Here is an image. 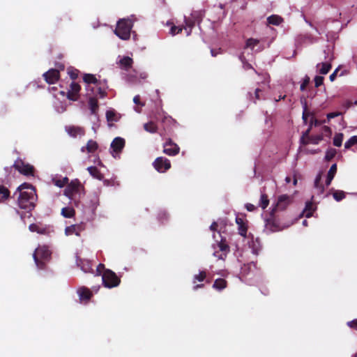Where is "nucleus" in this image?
Listing matches in <instances>:
<instances>
[{
	"label": "nucleus",
	"instance_id": "1",
	"mask_svg": "<svg viewBox=\"0 0 357 357\" xmlns=\"http://www.w3.org/2000/svg\"><path fill=\"white\" fill-rule=\"evenodd\" d=\"M17 190L20 192L17 200L19 206L28 211H32L37 200L35 188L31 184L24 183Z\"/></svg>",
	"mask_w": 357,
	"mask_h": 357
},
{
	"label": "nucleus",
	"instance_id": "2",
	"mask_svg": "<svg viewBox=\"0 0 357 357\" xmlns=\"http://www.w3.org/2000/svg\"><path fill=\"white\" fill-rule=\"evenodd\" d=\"M52 252L46 245H39L33 254L36 265L39 269L46 268L47 263L51 259Z\"/></svg>",
	"mask_w": 357,
	"mask_h": 357
},
{
	"label": "nucleus",
	"instance_id": "3",
	"mask_svg": "<svg viewBox=\"0 0 357 357\" xmlns=\"http://www.w3.org/2000/svg\"><path fill=\"white\" fill-rule=\"evenodd\" d=\"M132 23L130 20H120L114 31L115 34L122 40H128L130 37V31Z\"/></svg>",
	"mask_w": 357,
	"mask_h": 357
},
{
	"label": "nucleus",
	"instance_id": "4",
	"mask_svg": "<svg viewBox=\"0 0 357 357\" xmlns=\"http://www.w3.org/2000/svg\"><path fill=\"white\" fill-rule=\"evenodd\" d=\"M102 281L105 287L113 288L119 285L121 279L114 271L106 269L102 275Z\"/></svg>",
	"mask_w": 357,
	"mask_h": 357
},
{
	"label": "nucleus",
	"instance_id": "5",
	"mask_svg": "<svg viewBox=\"0 0 357 357\" xmlns=\"http://www.w3.org/2000/svg\"><path fill=\"white\" fill-rule=\"evenodd\" d=\"M12 167L15 168L20 174L24 176H33L34 174V167L29 164L24 163V162L20 158H18L15 161L13 165L10 168L11 169Z\"/></svg>",
	"mask_w": 357,
	"mask_h": 357
},
{
	"label": "nucleus",
	"instance_id": "6",
	"mask_svg": "<svg viewBox=\"0 0 357 357\" xmlns=\"http://www.w3.org/2000/svg\"><path fill=\"white\" fill-rule=\"evenodd\" d=\"M293 202V197L287 195L278 196L277 202L273 208L272 213L284 211Z\"/></svg>",
	"mask_w": 357,
	"mask_h": 357
},
{
	"label": "nucleus",
	"instance_id": "7",
	"mask_svg": "<svg viewBox=\"0 0 357 357\" xmlns=\"http://www.w3.org/2000/svg\"><path fill=\"white\" fill-rule=\"evenodd\" d=\"M217 241V247L219 249V251H215L213 252V256L217 257L218 259L225 260L227 257V254L230 251V248L229 245L227 244L226 239L221 237L220 241L218 240Z\"/></svg>",
	"mask_w": 357,
	"mask_h": 357
},
{
	"label": "nucleus",
	"instance_id": "8",
	"mask_svg": "<svg viewBox=\"0 0 357 357\" xmlns=\"http://www.w3.org/2000/svg\"><path fill=\"white\" fill-rule=\"evenodd\" d=\"M153 165L154 168L160 173H164L168 169L171 168V162L169 160H168L166 158L164 157H158L157 158L153 163Z\"/></svg>",
	"mask_w": 357,
	"mask_h": 357
},
{
	"label": "nucleus",
	"instance_id": "9",
	"mask_svg": "<svg viewBox=\"0 0 357 357\" xmlns=\"http://www.w3.org/2000/svg\"><path fill=\"white\" fill-rule=\"evenodd\" d=\"M179 151V146L170 138H168L163 144V153L166 155L174 156L178 154Z\"/></svg>",
	"mask_w": 357,
	"mask_h": 357
},
{
	"label": "nucleus",
	"instance_id": "10",
	"mask_svg": "<svg viewBox=\"0 0 357 357\" xmlns=\"http://www.w3.org/2000/svg\"><path fill=\"white\" fill-rule=\"evenodd\" d=\"M126 141L123 138L120 137H115L111 143L110 147L112 149V155L116 158L119 155L122 150L125 147Z\"/></svg>",
	"mask_w": 357,
	"mask_h": 357
},
{
	"label": "nucleus",
	"instance_id": "11",
	"mask_svg": "<svg viewBox=\"0 0 357 357\" xmlns=\"http://www.w3.org/2000/svg\"><path fill=\"white\" fill-rule=\"evenodd\" d=\"M81 187V183L78 179L72 181L70 183H68L66 189L64 190V195L73 199V196L79 193Z\"/></svg>",
	"mask_w": 357,
	"mask_h": 357
},
{
	"label": "nucleus",
	"instance_id": "12",
	"mask_svg": "<svg viewBox=\"0 0 357 357\" xmlns=\"http://www.w3.org/2000/svg\"><path fill=\"white\" fill-rule=\"evenodd\" d=\"M44 79L49 84H55L60 78L59 69L51 68L43 75Z\"/></svg>",
	"mask_w": 357,
	"mask_h": 357
},
{
	"label": "nucleus",
	"instance_id": "13",
	"mask_svg": "<svg viewBox=\"0 0 357 357\" xmlns=\"http://www.w3.org/2000/svg\"><path fill=\"white\" fill-rule=\"evenodd\" d=\"M81 86L79 84L73 82L70 85V89L67 92V98L70 100L76 101L79 99Z\"/></svg>",
	"mask_w": 357,
	"mask_h": 357
},
{
	"label": "nucleus",
	"instance_id": "14",
	"mask_svg": "<svg viewBox=\"0 0 357 357\" xmlns=\"http://www.w3.org/2000/svg\"><path fill=\"white\" fill-rule=\"evenodd\" d=\"M207 273L205 271H201L198 274H196L193 276L192 283L195 284L193 287V290L196 291L199 289H202L204 287V284L202 283L206 279Z\"/></svg>",
	"mask_w": 357,
	"mask_h": 357
},
{
	"label": "nucleus",
	"instance_id": "15",
	"mask_svg": "<svg viewBox=\"0 0 357 357\" xmlns=\"http://www.w3.org/2000/svg\"><path fill=\"white\" fill-rule=\"evenodd\" d=\"M50 227L40 222L33 223L29 226V229L31 232H36L39 234H48L50 233Z\"/></svg>",
	"mask_w": 357,
	"mask_h": 357
},
{
	"label": "nucleus",
	"instance_id": "16",
	"mask_svg": "<svg viewBox=\"0 0 357 357\" xmlns=\"http://www.w3.org/2000/svg\"><path fill=\"white\" fill-rule=\"evenodd\" d=\"M84 230V225L82 223L72 225L70 226L66 227L65 234L67 236L75 234L76 236H79L80 235V233Z\"/></svg>",
	"mask_w": 357,
	"mask_h": 357
},
{
	"label": "nucleus",
	"instance_id": "17",
	"mask_svg": "<svg viewBox=\"0 0 357 357\" xmlns=\"http://www.w3.org/2000/svg\"><path fill=\"white\" fill-rule=\"evenodd\" d=\"M66 131L72 137H77V136H83L85 134L84 128L75 126H66Z\"/></svg>",
	"mask_w": 357,
	"mask_h": 357
},
{
	"label": "nucleus",
	"instance_id": "18",
	"mask_svg": "<svg viewBox=\"0 0 357 357\" xmlns=\"http://www.w3.org/2000/svg\"><path fill=\"white\" fill-rule=\"evenodd\" d=\"M236 223L238 225V234L244 237L247 238L248 225L247 221H245L242 218L236 217Z\"/></svg>",
	"mask_w": 357,
	"mask_h": 357
},
{
	"label": "nucleus",
	"instance_id": "19",
	"mask_svg": "<svg viewBox=\"0 0 357 357\" xmlns=\"http://www.w3.org/2000/svg\"><path fill=\"white\" fill-rule=\"evenodd\" d=\"M77 293L81 301L88 302L93 296L92 291L86 287H82L79 288Z\"/></svg>",
	"mask_w": 357,
	"mask_h": 357
},
{
	"label": "nucleus",
	"instance_id": "20",
	"mask_svg": "<svg viewBox=\"0 0 357 357\" xmlns=\"http://www.w3.org/2000/svg\"><path fill=\"white\" fill-rule=\"evenodd\" d=\"M266 229L271 231H278L283 229L281 227L279 223L273 218H269L266 220Z\"/></svg>",
	"mask_w": 357,
	"mask_h": 357
},
{
	"label": "nucleus",
	"instance_id": "21",
	"mask_svg": "<svg viewBox=\"0 0 357 357\" xmlns=\"http://www.w3.org/2000/svg\"><path fill=\"white\" fill-rule=\"evenodd\" d=\"M133 60L130 56H123L119 61L121 68L125 70H128L132 66Z\"/></svg>",
	"mask_w": 357,
	"mask_h": 357
},
{
	"label": "nucleus",
	"instance_id": "22",
	"mask_svg": "<svg viewBox=\"0 0 357 357\" xmlns=\"http://www.w3.org/2000/svg\"><path fill=\"white\" fill-rule=\"evenodd\" d=\"M184 22L185 26H183V28L186 31V35L190 36L192 28L195 26L197 22H195V20L192 19L190 17H185Z\"/></svg>",
	"mask_w": 357,
	"mask_h": 357
},
{
	"label": "nucleus",
	"instance_id": "23",
	"mask_svg": "<svg viewBox=\"0 0 357 357\" xmlns=\"http://www.w3.org/2000/svg\"><path fill=\"white\" fill-rule=\"evenodd\" d=\"M248 238L250 239V242H249L250 247L253 250V252L257 254L258 251L260 249V242L258 238L254 239V236L252 234H249Z\"/></svg>",
	"mask_w": 357,
	"mask_h": 357
},
{
	"label": "nucleus",
	"instance_id": "24",
	"mask_svg": "<svg viewBox=\"0 0 357 357\" xmlns=\"http://www.w3.org/2000/svg\"><path fill=\"white\" fill-rule=\"evenodd\" d=\"M10 197V192L7 187L0 183V203L8 200Z\"/></svg>",
	"mask_w": 357,
	"mask_h": 357
},
{
	"label": "nucleus",
	"instance_id": "25",
	"mask_svg": "<svg viewBox=\"0 0 357 357\" xmlns=\"http://www.w3.org/2000/svg\"><path fill=\"white\" fill-rule=\"evenodd\" d=\"M83 80L87 84H93L96 86L101 84V81L98 80L93 74H84Z\"/></svg>",
	"mask_w": 357,
	"mask_h": 357
},
{
	"label": "nucleus",
	"instance_id": "26",
	"mask_svg": "<svg viewBox=\"0 0 357 357\" xmlns=\"http://www.w3.org/2000/svg\"><path fill=\"white\" fill-rule=\"evenodd\" d=\"M87 171L90 174V175L96 178L98 180H102L104 178L103 174L100 172V170L95 166H91L87 168Z\"/></svg>",
	"mask_w": 357,
	"mask_h": 357
},
{
	"label": "nucleus",
	"instance_id": "27",
	"mask_svg": "<svg viewBox=\"0 0 357 357\" xmlns=\"http://www.w3.org/2000/svg\"><path fill=\"white\" fill-rule=\"evenodd\" d=\"M227 286V282L223 278H218L216 279L213 284V288L218 290L221 291L225 289Z\"/></svg>",
	"mask_w": 357,
	"mask_h": 357
},
{
	"label": "nucleus",
	"instance_id": "28",
	"mask_svg": "<svg viewBox=\"0 0 357 357\" xmlns=\"http://www.w3.org/2000/svg\"><path fill=\"white\" fill-rule=\"evenodd\" d=\"M248 96H249L250 100L253 101L254 102H256L257 100H261V99L264 98L263 91L259 88H257L255 90L254 96L250 92L248 93Z\"/></svg>",
	"mask_w": 357,
	"mask_h": 357
},
{
	"label": "nucleus",
	"instance_id": "29",
	"mask_svg": "<svg viewBox=\"0 0 357 357\" xmlns=\"http://www.w3.org/2000/svg\"><path fill=\"white\" fill-rule=\"evenodd\" d=\"M317 68H319L320 74L326 75L331 69V64L328 62H322L317 65Z\"/></svg>",
	"mask_w": 357,
	"mask_h": 357
},
{
	"label": "nucleus",
	"instance_id": "30",
	"mask_svg": "<svg viewBox=\"0 0 357 357\" xmlns=\"http://www.w3.org/2000/svg\"><path fill=\"white\" fill-rule=\"evenodd\" d=\"M61 214L66 218H70L75 216V211L73 207H63L61 209Z\"/></svg>",
	"mask_w": 357,
	"mask_h": 357
},
{
	"label": "nucleus",
	"instance_id": "31",
	"mask_svg": "<svg viewBox=\"0 0 357 357\" xmlns=\"http://www.w3.org/2000/svg\"><path fill=\"white\" fill-rule=\"evenodd\" d=\"M267 22L270 24L278 26L283 22V19L279 15H272L267 18Z\"/></svg>",
	"mask_w": 357,
	"mask_h": 357
},
{
	"label": "nucleus",
	"instance_id": "32",
	"mask_svg": "<svg viewBox=\"0 0 357 357\" xmlns=\"http://www.w3.org/2000/svg\"><path fill=\"white\" fill-rule=\"evenodd\" d=\"M89 105L92 114H96L98 109V102L96 97H90L89 99Z\"/></svg>",
	"mask_w": 357,
	"mask_h": 357
},
{
	"label": "nucleus",
	"instance_id": "33",
	"mask_svg": "<svg viewBox=\"0 0 357 357\" xmlns=\"http://www.w3.org/2000/svg\"><path fill=\"white\" fill-rule=\"evenodd\" d=\"M144 129L150 133H155L158 130V126L153 121H149L144 124Z\"/></svg>",
	"mask_w": 357,
	"mask_h": 357
},
{
	"label": "nucleus",
	"instance_id": "34",
	"mask_svg": "<svg viewBox=\"0 0 357 357\" xmlns=\"http://www.w3.org/2000/svg\"><path fill=\"white\" fill-rule=\"evenodd\" d=\"M98 144L96 141L90 139L87 142L86 149L88 153H93L98 149Z\"/></svg>",
	"mask_w": 357,
	"mask_h": 357
},
{
	"label": "nucleus",
	"instance_id": "35",
	"mask_svg": "<svg viewBox=\"0 0 357 357\" xmlns=\"http://www.w3.org/2000/svg\"><path fill=\"white\" fill-rule=\"evenodd\" d=\"M96 86L98 87V93L100 96V98L105 97L107 95L106 89L107 88V81L106 80H103L102 82L101 81V84Z\"/></svg>",
	"mask_w": 357,
	"mask_h": 357
},
{
	"label": "nucleus",
	"instance_id": "36",
	"mask_svg": "<svg viewBox=\"0 0 357 357\" xmlns=\"http://www.w3.org/2000/svg\"><path fill=\"white\" fill-rule=\"evenodd\" d=\"M310 116L312 118V116H314V114L308 110L307 104L306 102H305L303 105V111L302 114V119L305 124H307V119Z\"/></svg>",
	"mask_w": 357,
	"mask_h": 357
},
{
	"label": "nucleus",
	"instance_id": "37",
	"mask_svg": "<svg viewBox=\"0 0 357 357\" xmlns=\"http://www.w3.org/2000/svg\"><path fill=\"white\" fill-rule=\"evenodd\" d=\"M52 181L55 185H56L59 188H62L68 184V177H63L62 178H54L52 179Z\"/></svg>",
	"mask_w": 357,
	"mask_h": 357
},
{
	"label": "nucleus",
	"instance_id": "38",
	"mask_svg": "<svg viewBox=\"0 0 357 357\" xmlns=\"http://www.w3.org/2000/svg\"><path fill=\"white\" fill-rule=\"evenodd\" d=\"M269 204V199L268 195L266 194H261L259 201V206L262 209H265Z\"/></svg>",
	"mask_w": 357,
	"mask_h": 357
},
{
	"label": "nucleus",
	"instance_id": "39",
	"mask_svg": "<svg viewBox=\"0 0 357 357\" xmlns=\"http://www.w3.org/2000/svg\"><path fill=\"white\" fill-rule=\"evenodd\" d=\"M305 215L306 218H310L312 216L313 213V204L310 202H307L305 204V208L304 210Z\"/></svg>",
	"mask_w": 357,
	"mask_h": 357
},
{
	"label": "nucleus",
	"instance_id": "40",
	"mask_svg": "<svg viewBox=\"0 0 357 357\" xmlns=\"http://www.w3.org/2000/svg\"><path fill=\"white\" fill-rule=\"evenodd\" d=\"M343 134L337 133L333 138V145L337 147L341 146L343 140Z\"/></svg>",
	"mask_w": 357,
	"mask_h": 357
},
{
	"label": "nucleus",
	"instance_id": "41",
	"mask_svg": "<svg viewBox=\"0 0 357 357\" xmlns=\"http://www.w3.org/2000/svg\"><path fill=\"white\" fill-rule=\"evenodd\" d=\"M333 198L337 202H340L345 198V192L342 190H335L333 193Z\"/></svg>",
	"mask_w": 357,
	"mask_h": 357
},
{
	"label": "nucleus",
	"instance_id": "42",
	"mask_svg": "<svg viewBox=\"0 0 357 357\" xmlns=\"http://www.w3.org/2000/svg\"><path fill=\"white\" fill-rule=\"evenodd\" d=\"M357 144V135L352 136L344 144L345 149H350L352 146Z\"/></svg>",
	"mask_w": 357,
	"mask_h": 357
},
{
	"label": "nucleus",
	"instance_id": "43",
	"mask_svg": "<svg viewBox=\"0 0 357 357\" xmlns=\"http://www.w3.org/2000/svg\"><path fill=\"white\" fill-rule=\"evenodd\" d=\"M336 155V150L335 149H329L327 150L325 155L326 161L331 160Z\"/></svg>",
	"mask_w": 357,
	"mask_h": 357
},
{
	"label": "nucleus",
	"instance_id": "44",
	"mask_svg": "<svg viewBox=\"0 0 357 357\" xmlns=\"http://www.w3.org/2000/svg\"><path fill=\"white\" fill-rule=\"evenodd\" d=\"M321 180V174L319 173L315 178L314 180V187L317 188H319L321 192H323L324 191V187L323 185L320 184Z\"/></svg>",
	"mask_w": 357,
	"mask_h": 357
},
{
	"label": "nucleus",
	"instance_id": "45",
	"mask_svg": "<svg viewBox=\"0 0 357 357\" xmlns=\"http://www.w3.org/2000/svg\"><path fill=\"white\" fill-rule=\"evenodd\" d=\"M92 210L94 211L99 205V198L96 195H93L91 197Z\"/></svg>",
	"mask_w": 357,
	"mask_h": 357
},
{
	"label": "nucleus",
	"instance_id": "46",
	"mask_svg": "<svg viewBox=\"0 0 357 357\" xmlns=\"http://www.w3.org/2000/svg\"><path fill=\"white\" fill-rule=\"evenodd\" d=\"M323 139L322 135H312L310 137H309V140L310 141V143L313 144H318L319 142H321Z\"/></svg>",
	"mask_w": 357,
	"mask_h": 357
},
{
	"label": "nucleus",
	"instance_id": "47",
	"mask_svg": "<svg viewBox=\"0 0 357 357\" xmlns=\"http://www.w3.org/2000/svg\"><path fill=\"white\" fill-rule=\"evenodd\" d=\"M259 43V40L254 38H249L246 41L245 47L254 48Z\"/></svg>",
	"mask_w": 357,
	"mask_h": 357
},
{
	"label": "nucleus",
	"instance_id": "48",
	"mask_svg": "<svg viewBox=\"0 0 357 357\" xmlns=\"http://www.w3.org/2000/svg\"><path fill=\"white\" fill-rule=\"evenodd\" d=\"M337 172V165L336 164H333L331 165L329 171L328 172V174H327V176L328 177H331V178H334L335 174Z\"/></svg>",
	"mask_w": 357,
	"mask_h": 357
},
{
	"label": "nucleus",
	"instance_id": "49",
	"mask_svg": "<svg viewBox=\"0 0 357 357\" xmlns=\"http://www.w3.org/2000/svg\"><path fill=\"white\" fill-rule=\"evenodd\" d=\"M183 29V26H177L174 25L170 29V33L172 35L174 36L176 34L181 33Z\"/></svg>",
	"mask_w": 357,
	"mask_h": 357
},
{
	"label": "nucleus",
	"instance_id": "50",
	"mask_svg": "<svg viewBox=\"0 0 357 357\" xmlns=\"http://www.w3.org/2000/svg\"><path fill=\"white\" fill-rule=\"evenodd\" d=\"M190 17L195 20V22L199 24L202 21V15L199 12H194L191 14Z\"/></svg>",
	"mask_w": 357,
	"mask_h": 357
},
{
	"label": "nucleus",
	"instance_id": "51",
	"mask_svg": "<svg viewBox=\"0 0 357 357\" xmlns=\"http://www.w3.org/2000/svg\"><path fill=\"white\" fill-rule=\"evenodd\" d=\"M324 78L322 76H316L314 77V85L315 87H319L324 84Z\"/></svg>",
	"mask_w": 357,
	"mask_h": 357
},
{
	"label": "nucleus",
	"instance_id": "52",
	"mask_svg": "<svg viewBox=\"0 0 357 357\" xmlns=\"http://www.w3.org/2000/svg\"><path fill=\"white\" fill-rule=\"evenodd\" d=\"M105 270V265L103 264H99L96 268V276H100L104 273Z\"/></svg>",
	"mask_w": 357,
	"mask_h": 357
},
{
	"label": "nucleus",
	"instance_id": "53",
	"mask_svg": "<svg viewBox=\"0 0 357 357\" xmlns=\"http://www.w3.org/2000/svg\"><path fill=\"white\" fill-rule=\"evenodd\" d=\"M321 125V121L317 119L314 116L310 119L309 126L312 128V126H319Z\"/></svg>",
	"mask_w": 357,
	"mask_h": 357
},
{
	"label": "nucleus",
	"instance_id": "54",
	"mask_svg": "<svg viewBox=\"0 0 357 357\" xmlns=\"http://www.w3.org/2000/svg\"><path fill=\"white\" fill-rule=\"evenodd\" d=\"M76 263L77 264V266H80L81 268L84 271V272H88L89 268H91V267H89V268H85L84 266H82L81 264H83L84 261H82V259H80L79 257H77V260H76ZM87 263V266H89V262H86Z\"/></svg>",
	"mask_w": 357,
	"mask_h": 357
},
{
	"label": "nucleus",
	"instance_id": "55",
	"mask_svg": "<svg viewBox=\"0 0 357 357\" xmlns=\"http://www.w3.org/2000/svg\"><path fill=\"white\" fill-rule=\"evenodd\" d=\"M115 113L113 111L108 110L106 112V118L108 121H114Z\"/></svg>",
	"mask_w": 357,
	"mask_h": 357
},
{
	"label": "nucleus",
	"instance_id": "56",
	"mask_svg": "<svg viewBox=\"0 0 357 357\" xmlns=\"http://www.w3.org/2000/svg\"><path fill=\"white\" fill-rule=\"evenodd\" d=\"M78 73L77 70H72L68 72V75L72 79H76L78 77Z\"/></svg>",
	"mask_w": 357,
	"mask_h": 357
},
{
	"label": "nucleus",
	"instance_id": "57",
	"mask_svg": "<svg viewBox=\"0 0 357 357\" xmlns=\"http://www.w3.org/2000/svg\"><path fill=\"white\" fill-rule=\"evenodd\" d=\"M309 82H310V79L308 77H307L304 81L303 82V83L301 84V86H300V89L301 91H303L305 90L307 84H309Z\"/></svg>",
	"mask_w": 357,
	"mask_h": 357
},
{
	"label": "nucleus",
	"instance_id": "58",
	"mask_svg": "<svg viewBox=\"0 0 357 357\" xmlns=\"http://www.w3.org/2000/svg\"><path fill=\"white\" fill-rule=\"evenodd\" d=\"M133 102L136 105H140L142 107L144 106V103H142L141 101H140V96H139V95H136L133 98Z\"/></svg>",
	"mask_w": 357,
	"mask_h": 357
},
{
	"label": "nucleus",
	"instance_id": "59",
	"mask_svg": "<svg viewBox=\"0 0 357 357\" xmlns=\"http://www.w3.org/2000/svg\"><path fill=\"white\" fill-rule=\"evenodd\" d=\"M347 325L350 328L357 331V319H354L353 321H349Z\"/></svg>",
	"mask_w": 357,
	"mask_h": 357
},
{
	"label": "nucleus",
	"instance_id": "60",
	"mask_svg": "<svg viewBox=\"0 0 357 357\" xmlns=\"http://www.w3.org/2000/svg\"><path fill=\"white\" fill-rule=\"evenodd\" d=\"M240 59L243 61V63H244V68L245 70H248V69H252V66L251 64H250L248 62H245L244 63V56L243 55L240 56Z\"/></svg>",
	"mask_w": 357,
	"mask_h": 357
},
{
	"label": "nucleus",
	"instance_id": "61",
	"mask_svg": "<svg viewBox=\"0 0 357 357\" xmlns=\"http://www.w3.org/2000/svg\"><path fill=\"white\" fill-rule=\"evenodd\" d=\"M339 69L337 68L336 70H335V71L329 76V79H330V81L331 82H333L336 77H337V72H338Z\"/></svg>",
	"mask_w": 357,
	"mask_h": 357
},
{
	"label": "nucleus",
	"instance_id": "62",
	"mask_svg": "<svg viewBox=\"0 0 357 357\" xmlns=\"http://www.w3.org/2000/svg\"><path fill=\"white\" fill-rule=\"evenodd\" d=\"M339 115H340V112H331L327 114V118L328 119H333L336 116H338Z\"/></svg>",
	"mask_w": 357,
	"mask_h": 357
},
{
	"label": "nucleus",
	"instance_id": "63",
	"mask_svg": "<svg viewBox=\"0 0 357 357\" xmlns=\"http://www.w3.org/2000/svg\"><path fill=\"white\" fill-rule=\"evenodd\" d=\"M245 208L248 211H253L256 209L255 206L252 204H247Z\"/></svg>",
	"mask_w": 357,
	"mask_h": 357
},
{
	"label": "nucleus",
	"instance_id": "64",
	"mask_svg": "<svg viewBox=\"0 0 357 357\" xmlns=\"http://www.w3.org/2000/svg\"><path fill=\"white\" fill-rule=\"evenodd\" d=\"M301 143L303 145H307L310 143V141L306 138L305 137L301 136Z\"/></svg>",
	"mask_w": 357,
	"mask_h": 357
}]
</instances>
